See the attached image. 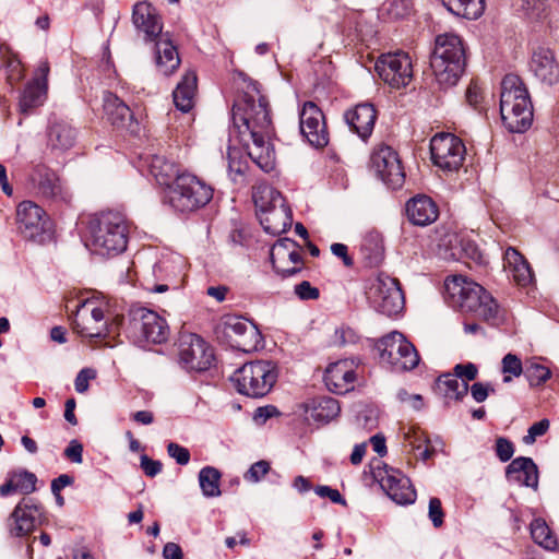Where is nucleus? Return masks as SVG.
Listing matches in <instances>:
<instances>
[{
	"instance_id": "obj_1",
	"label": "nucleus",
	"mask_w": 559,
	"mask_h": 559,
	"mask_svg": "<svg viewBox=\"0 0 559 559\" xmlns=\"http://www.w3.org/2000/svg\"><path fill=\"white\" fill-rule=\"evenodd\" d=\"M243 83L242 94L231 110L230 138L242 145L246 155L233 145L227 151L229 176L234 181L243 177L248 169L247 156L265 173L275 167V151L271 144L274 126L269 98L257 81L248 79Z\"/></svg>"
},
{
	"instance_id": "obj_2",
	"label": "nucleus",
	"mask_w": 559,
	"mask_h": 559,
	"mask_svg": "<svg viewBox=\"0 0 559 559\" xmlns=\"http://www.w3.org/2000/svg\"><path fill=\"white\" fill-rule=\"evenodd\" d=\"M444 289L449 302L463 313L498 328L508 320V311L481 285L463 275L445 278Z\"/></svg>"
},
{
	"instance_id": "obj_3",
	"label": "nucleus",
	"mask_w": 559,
	"mask_h": 559,
	"mask_svg": "<svg viewBox=\"0 0 559 559\" xmlns=\"http://www.w3.org/2000/svg\"><path fill=\"white\" fill-rule=\"evenodd\" d=\"M128 235V223L120 213L103 212L88 223L86 246L102 257L118 255L127 248Z\"/></svg>"
},
{
	"instance_id": "obj_4",
	"label": "nucleus",
	"mask_w": 559,
	"mask_h": 559,
	"mask_svg": "<svg viewBox=\"0 0 559 559\" xmlns=\"http://www.w3.org/2000/svg\"><path fill=\"white\" fill-rule=\"evenodd\" d=\"M500 115L512 133L525 132L533 121V105L528 91L516 74H507L501 82Z\"/></svg>"
},
{
	"instance_id": "obj_5",
	"label": "nucleus",
	"mask_w": 559,
	"mask_h": 559,
	"mask_svg": "<svg viewBox=\"0 0 559 559\" xmlns=\"http://www.w3.org/2000/svg\"><path fill=\"white\" fill-rule=\"evenodd\" d=\"M430 64L441 87L448 88L456 85L466 66L462 38L452 33L437 36Z\"/></svg>"
},
{
	"instance_id": "obj_6",
	"label": "nucleus",
	"mask_w": 559,
	"mask_h": 559,
	"mask_svg": "<svg viewBox=\"0 0 559 559\" xmlns=\"http://www.w3.org/2000/svg\"><path fill=\"white\" fill-rule=\"evenodd\" d=\"M213 198V188L197 176L183 173L169 186L168 200L180 213H190L205 206Z\"/></svg>"
},
{
	"instance_id": "obj_7",
	"label": "nucleus",
	"mask_w": 559,
	"mask_h": 559,
	"mask_svg": "<svg viewBox=\"0 0 559 559\" xmlns=\"http://www.w3.org/2000/svg\"><path fill=\"white\" fill-rule=\"evenodd\" d=\"M277 367L270 360H255L245 364L231 377L237 391L249 397H263L277 380Z\"/></svg>"
},
{
	"instance_id": "obj_8",
	"label": "nucleus",
	"mask_w": 559,
	"mask_h": 559,
	"mask_svg": "<svg viewBox=\"0 0 559 559\" xmlns=\"http://www.w3.org/2000/svg\"><path fill=\"white\" fill-rule=\"evenodd\" d=\"M176 345L178 364L186 371L200 373L214 366V348L199 334L181 332Z\"/></svg>"
},
{
	"instance_id": "obj_9",
	"label": "nucleus",
	"mask_w": 559,
	"mask_h": 559,
	"mask_svg": "<svg viewBox=\"0 0 559 559\" xmlns=\"http://www.w3.org/2000/svg\"><path fill=\"white\" fill-rule=\"evenodd\" d=\"M380 359L394 371L403 372L416 368L419 355L415 346L400 332H391L377 343Z\"/></svg>"
},
{
	"instance_id": "obj_10",
	"label": "nucleus",
	"mask_w": 559,
	"mask_h": 559,
	"mask_svg": "<svg viewBox=\"0 0 559 559\" xmlns=\"http://www.w3.org/2000/svg\"><path fill=\"white\" fill-rule=\"evenodd\" d=\"M129 331L132 336L147 344L166 343L170 329L165 318L146 308H134L130 311Z\"/></svg>"
},
{
	"instance_id": "obj_11",
	"label": "nucleus",
	"mask_w": 559,
	"mask_h": 559,
	"mask_svg": "<svg viewBox=\"0 0 559 559\" xmlns=\"http://www.w3.org/2000/svg\"><path fill=\"white\" fill-rule=\"evenodd\" d=\"M106 306L94 299H86L83 301L73 319V330L84 337H100L105 338L110 333V325L108 317H106Z\"/></svg>"
},
{
	"instance_id": "obj_12",
	"label": "nucleus",
	"mask_w": 559,
	"mask_h": 559,
	"mask_svg": "<svg viewBox=\"0 0 559 559\" xmlns=\"http://www.w3.org/2000/svg\"><path fill=\"white\" fill-rule=\"evenodd\" d=\"M431 160L443 171L460 169L465 158L466 148L463 141L453 133L441 132L430 140Z\"/></svg>"
},
{
	"instance_id": "obj_13",
	"label": "nucleus",
	"mask_w": 559,
	"mask_h": 559,
	"mask_svg": "<svg viewBox=\"0 0 559 559\" xmlns=\"http://www.w3.org/2000/svg\"><path fill=\"white\" fill-rule=\"evenodd\" d=\"M374 69L380 79L393 88L406 86L413 78V64L408 53L403 51L381 55Z\"/></svg>"
},
{
	"instance_id": "obj_14",
	"label": "nucleus",
	"mask_w": 559,
	"mask_h": 559,
	"mask_svg": "<svg viewBox=\"0 0 559 559\" xmlns=\"http://www.w3.org/2000/svg\"><path fill=\"white\" fill-rule=\"evenodd\" d=\"M371 168L377 176L390 188H401L405 174L397 153L389 145L381 144L371 154Z\"/></svg>"
},
{
	"instance_id": "obj_15",
	"label": "nucleus",
	"mask_w": 559,
	"mask_h": 559,
	"mask_svg": "<svg viewBox=\"0 0 559 559\" xmlns=\"http://www.w3.org/2000/svg\"><path fill=\"white\" fill-rule=\"evenodd\" d=\"M374 478L385 493L397 504H412L416 500V490L401 471L388 465L378 467Z\"/></svg>"
},
{
	"instance_id": "obj_16",
	"label": "nucleus",
	"mask_w": 559,
	"mask_h": 559,
	"mask_svg": "<svg viewBox=\"0 0 559 559\" xmlns=\"http://www.w3.org/2000/svg\"><path fill=\"white\" fill-rule=\"evenodd\" d=\"M273 269L282 277H289L304 269L301 248L289 238L278 239L270 251Z\"/></svg>"
},
{
	"instance_id": "obj_17",
	"label": "nucleus",
	"mask_w": 559,
	"mask_h": 559,
	"mask_svg": "<svg viewBox=\"0 0 559 559\" xmlns=\"http://www.w3.org/2000/svg\"><path fill=\"white\" fill-rule=\"evenodd\" d=\"M16 224L24 238L41 241L48 230L49 219L45 211L32 201H23L16 209Z\"/></svg>"
},
{
	"instance_id": "obj_18",
	"label": "nucleus",
	"mask_w": 559,
	"mask_h": 559,
	"mask_svg": "<svg viewBox=\"0 0 559 559\" xmlns=\"http://www.w3.org/2000/svg\"><path fill=\"white\" fill-rule=\"evenodd\" d=\"M299 128L302 136L314 147L329 143L324 115L313 102H306L299 111Z\"/></svg>"
},
{
	"instance_id": "obj_19",
	"label": "nucleus",
	"mask_w": 559,
	"mask_h": 559,
	"mask_svg": "<svg viewBox=\"0 0 559 559\" xmlns=\"http://www.w3.org/2000/svg\"><path fill=\"white\" fill-rule=\"evenodd\" d=\"M132 23L144 35L145 41H155L163 34V21L157 9L147 1H140L132 10Z\"/></svg>"
},
{
	"instance_id": "obj_20",
	"label": "nucleus",
	"mask_w": 559,
	"mask_h": 559,
	"mask_svg": "<svg viewBox=\"0 0 559 559\" xmlns=\"http://www.w3.org/2000/svg\"><path fill=\"white\" fill-rule=\"evenodd\" d=\"M373 301L378 311L388 317L400 313L404 307V295L399 282L391 277L379 280Z\"/></svg>"
},
{
	"instance_id": "obj_21",
	"label": "nucleus",
	"mask_w": 559,
	"mask_h": 559,
	"mask_svg": "<svg viewBox=\"0 0 559 559\" xmlns=\"http://www.w3.org/2000/svg\"><path fill=\"white\" fill-rule=\"evenodd\" d=\"M32 180L43 197L62 202L71 200V193L66 183L47 166L37 165L32 174Z\"/></svg>"
},
{
	"instance_id": "obj_22",
	"label": "nucleus",
	"mask_w": 559,
	"mask_h": 559,
	"mask_svg": "<svg viewBox=\"0 0 559 559\" xmlns=\"http://www.w3.org/2000/svg\"><path fill=\"white\" fill-rule=\"evenodd\" d=\"M226 334L231 340L233 346L245 353L257 349L262 341L258 328L241 318H231L226 322Z\"/></svg>"
},
{
	"instance_id": "obj_23",
	"label": "nucleus",
	"mask_w": 559,
	"mask_h": 559,
	"mask_svg": "<svg viewBox=\"0 0 559 559\" xmlns=\"http://www.w3.org/2000/svg\"><path fill=\"white\" fill-rule=\"evenodd\" d=\"M530 70L544 84L554 85L559 82V62L555 51L548 47L539 46L534 49Z\"/></svg>"
},
{
	"instance_id": "obj_24",
	"label": "nucleus",
	"mask_w": 559,
	"mask_h": 559,
	"mask_svg": "<svg viewBox=\"0 0 559 559\" xmlns=\"http://www.w3.org/2000/svg\"><path fill=\"white\" fill-rule=\"evenodd\" d=\"M356 372L354 362L348 359L338 360L328 366L324 373L326 388L336 394H344L354 389Z\"/></svg>"
},
{
	"instance_id": "obj_25",
	"label": "nucleus",
	"mask_w": 559,
	"mask_h": 559,
	"mask_svg": "<svg viewBox=\"0 0 559 559\" xmlns=\"http://www.w3.org/2000/svg\"><path fill=\"white\" fill-rule=\"evenodd\" d=\"M345 121L361 140H367L374 128L377 110L372 104H358L344 115Z\"/></svg>"
},
{
	"instance_id": "obj_26",
	"label": "nucleus",
	"mask_w": 559,
	"mask_h": 559,
	"mask_svg": "<svg viewBox=\"0 0 559 559\" xmlns=\"http://www.w3.org/2000/svg\"><path fill=\"white\" fill-rule=\"evenodd\" d=\"M298 408L308 424L328 423L340 413L338 402L333 397L312 399L299 404Z\"/></svg>"
},
{
	"instance_id": "obj_27",
	"label": "nucleus",
	"mask_w": 559,
	"mask_h": 559,
	"mask_svg": "<svg viewBox=\"0 0 559 559\" xmlns=\"http://www.w3.org/2000/svg\"><path fill=\"white\" fill-rule=\"evenodd\" d=\"M104 110L110 123L120 129L135 132L138 122L134 121L133 112L127 104L111 93L104 97Z\"/></svg>"
},
{
	"instance_id": "obj_28",
	"label": "nucleus",
	"mask_w": 559,
	"mask_h": 559,
	"mask_svg": "<svg viewBox=\"0 0 559 559\" xmlns=\"http://www.w3.org/2000/svg\"><path fill=\"white\" fill-rule=\"evenodd\" d=\"M406 215L413 225L427 226L438 218L439 209L430 197L418 194L406 203Z\"/></svg>"
},
{
	"instance_id": "obj_29",
	"label": "nucleus",
	"mask_w": 559,
	"mask_h": 559,
	"mask_svg": "<svg viewBox=\"0 0 559 559\" xmlns=\"http://www.w3.org/2000/svg\"><path fill=\"white\" fill-rule=\"evenodd\" d=\"M503 269L513 282L526 287L534 281V274L527 260L513 247H509L503 255Z\"/></svg>"
},
{
	"instance_id": "obj_30",
	"label": "nucleus",
	"mask_w": 559,
	"mask_h": 559,
	"mask_svg": "<svg viewBox=\"0 0 559 559\" xmlns=\"http://www.w3.org/2000/svg\"><path fill=\"white\" fill-rule=\"evenodd\" d=\"M259 221L265 233L278 236L292 226L293 213L285 199H283L278 205L259 214Z\"/></svg>"
},
{
	"instance_id": "obj_31",
	"label": "nucleus",
	"mask_w": 559,
	"mask_h": 559,
	"mask_svg": "<svg viewBox=\"0 0 559 559\" xmlns=\"http://www.w3.org/2000/svg\"><path fill=\"white\" fill-rule=\"evenodd\" d=\"M507 479L520 486L536 489L538 486V469L531 457L519 456L511 461L506 469Z\"/></svg>"
},
{
	"instance_id": "obj_32",
	"label": "nucleus",
	"mask_w": 559,
	"mask_h": 559,
	"mask_svg": "<svg viewBox=\"0 0 559 559\" xmlns=\"http://www.w3.org/2000/svg\"><path fill=\"white\" fill-rule=\"evenodd\" d=\"M155 64L158 72L165 76L171 75L180 66L177 47L168 33L155 40Z\"/></svg>"
},
{
	"instance_id": "obj_33",
	"label": "nucleus",
	"mask_w": 559,
	"mask_h": 559,
	"mask_svg": "<svg viewBox=\"0 0 559 559\" xmlns=\"http://www.w3.org/2000/svg\"><path fill=\"white\" fill-rule=\"evenodd\" d=\"M39 515V507L35 504L19 503L11 514L12 524L10 533L16 537L29 534L35 528L36 520Z\"/></svg>"
},
{
	"instance_id": "obj_34",
	"label": "nucleus",
	"mask_w": 559,
	"mask_h": 559,
	"mask_svg": "<svg viewBox=\"0 0 559 559\" xmlns=\"http://www.w3.org/2000/svg\"><path fill=\"white\" fill-rule=\"evenodd\" d=\"M198 88L197 73L187 71L173 92L174 104L182 112H189L194 106Z\"/></svg>"
},
{
	"instance_id": "obj_35",
	"label": "nucleus",
	"mask_w": 559,
	"mask_h": 559,
	"mask_svg": "<svg viewBox=\"0 0 559 559\" xmlns=\"http://www.w3.org/2000/svg\"><path fill=\"white\" fill-rule=\"evenodd\" d=\"M37 477L25 469L14 471L8 474L7 480L0 486V496L7 497L13 492L29 495L36 490Z\"/></svg>"
},
{
	"instance_id": "obj_36",
	"label": "nucleus",
	"mask_w": 559,
	"mask_h": 559,
	"mask_svg": "<svg viewBox=\"0 0 559 559\" xmlns=\"http://www.w3.org/2000/svg\"><path fill=\"white\" fill-rule=\"evenodd\" d=\"M468 383L460 381L453 373H444L436 381V391L448 401H462L468 392Z\"/></svg>"
},
{
	"instance_id": "obj_37",
	"label": "nucleus",
	"mask_w": 559,
	"mask_h": 559,
	"mask_svg": "<svg viewBox=\"0 0 559 559\" xmlns=\"http://www.w3.org/2000/svg\"><path fill=\"white\" fill-rule=\"evenodd\" d=\"M47 96V88L41 81L29 82L20 98V111L24 115L29 114L33 109L41 106Z\"/></svg>"
},
{
	"instance_id": "obj_38",
	"label": "nucleus",
	"mask_w": 559,
	"mask_h": 559,
	"mask_svg": "<svg viewBox=\"0 0 559 559\" xmlns=\"http://www.w3.org/2000/svg\"><path fill=\"white\" fill-rule=\"evenodd\" d=\"M48 141L55 150H69L75 142V130L68 122L55 121L49 127Z\"/></svg>"
},
{
	"instance_id": "obj_39",
	"label": "nucleus",
	"mask_w": 559,
	"mask_h": 559,
	"mask_svg": "<svg viewBox=\"0 0 559 559\" xmlns=\"http://www.w3.org/2000/svg\"><path fill=\"white\" fill-rule=\"evenodd\" d=\"M452 14L467 20H477L485 11L484 0H441Z\"/></svg>"
},
{
	"instance_id": "obj_40",
	"label": "nucleus",
	"mask_w": 559,
	"mask_h": 559,
	"mask_svg": "<svg viewBox=\"0 0 559 559\" xmlns=\"http://www.w3.org/2000/svg\"><path fill=\"white\" fill-rule=\"evenodd\" d=\"M252 198L258 215L278 205V203L284 199L280 191L267 183H259L254 186Z\"/></svg>"
},
{
	"instance_id": "obj_41",
	"label": "nucleus",
	"mask_w": 559,
	"mask_h": 559,
	"mask_svg": "<svg viewBox=\"0 0 559 559\" xmlns=\"http://www.w3.org/2000/svg\"><path fill=\"white\" fill-rule=\"evenodd\" d=\"M148 169L156 181L163 186H169L170 180L179 175L177 174L176 165L160 155L152 156L148 163Z\"/></svg>"
},
{
	"instance_id": "obj_42",
	"label": "nucleus",
	"mask_w": 559,
	"mask_h": 559,
	"mask_svg": "<svg viewBox=\"0 0 559 559\" xmlns=\"http://www.w3.org/2000/svg\"><path fill=\"white\" fill-rule=\"evenodd\" d=\"M533 540L546 550L554 551L558 547L557 537L544 519H534L530 525Z\"/></svg>"
},
{
	"instance_id": "obj_43",
	"label": "nucleus",
	"mask_w": 559,
	"mask_h": 559,
	"mask_svg": "<svg viewBox=\"0 0 559 559\" xmlns=\"http://www.w3.org/2000/svg\"><path fill=\"white\" fill-rule=\"evenodd\" d=\"M0 68L5 69L11 85L21 81L24 75L20 59L3 44H0Z\"/></svg>"
},
{
	"instance_id": "obj_44",
	"label": "nucleus",
	"mask_w": 559,
	"mask_h": 559,
	"mask_svg": "<svg viewBox=\"0 0 559 559\" xmlns=\"http://www.w3.org/2000/svg\"><path fill=\"white\" fill-rule=\"evenodd\" d=\"M221 473L212 466L203 467L199 473V483L205 497H218Z\"/></svg>"
},
{
	"instance_id": "obj_45",
	"label": "nucleus",
	"mask_w": 559,
	"mask_h": 559,
	"mask_svg": "<svg viewBox=\"0 0 559 559\" xmlns=\"http://www.w3.org/2000/svg\"><path fill=\"white\" fill-rule=\"evenodd\" d=\"M361 250L368 252L366 258L369 259L371 263L378 262L383 250L380 235L377 233L368 234L362 240Z\"/></svg>"
},
{
	"instance_id": "obj_46",
	"label": "nucleus",
	"mask_w": 559,
	"mask_h": 559,
	"mask_svg": "<svg viewBox=\"0 0 559 559\" xmlns=\"http://www.w3.org/2000/svg\"><path fill=\"white\" fill-rule=\"evenodd\" d=\"M383 10L391 19H403L408 16L413 10L412 0H386Z\"/></svg>"
},
{
	"instance_id": "obj_47",
	"label": "nucleus",
	"mask_w": 559,
	"mask_h": 559,
	"mask_svg": "<svg viewBox=\"0 0 559 559\" xmlns=\"http://www.w3.org/2000/svg\"><path fill=\"white\" fill-rule=\"evenodd\" d=\"M503 382L512 381V377H520L523 372L522 361L514 354H507L502 359Z\"/></svg>"
},
{
	"instance_id": "obj_48",
	"label": "nucleus",
	"mask_w": 559,
	"mask_h": 559,
	"mask_svg": "<svg viewBox=\"0 0 559 559\" xmlns=\"http://www.w3.org/2000/svg\"><path fill=\"white\" fill-rule=\"evenodd\" d=\"M550 376V370L540 364L532 362L525 369V377L532 386H538L545 383Z\"/></svg>"
},
{
	"instance_id": "obj_49",
	"label": "nucleus",
	"mask_w": 559,
	"mask_h": 559,
	"mask_svg": "<svg viewBox=\"0 0 559 559\" xmlns=\"http://www.w3.org/2000/svg\"><path fill=\"white\" fill-rule=\"evenodd\" d=\"M548 0H521V9L531 19H539L546 11Z\"/></svg>"
},
{
	"instance_id": "obj_50",
	"label": "nucleus",
	"mask_w": 559,
	"mask_h": 559,
	"mask_svg": "<svg viewBox=\"0 0 559 559\" xmlns=\"http://www.w3.org/2000/svg\"><path fill=\"white\" fill-rule=\"evenodd\" d=\"M271 469L267 461L261 460L253 463L245 474V479L250 483L260 481Z\"/></svg>"
},
{
	"instance_id": "obj_51",
	"label": "nucleus",
	"mask_w": 559,
	"mask_h": 559,
	"mask_svg": "<svg viewBox=\"0 0 559 559\" xmlns=\"http://www.w3.org/2000/svg\"><path fill=\"white\" fill-rule=\"evenodd\" d=\"M405 439L408 441V445L413 451H419L425 443H429V439L426 433L419 428L414 427L409 428L405 432Z\"/></svg>"
},
{
	"instance_id": "obj_52",
	"label": "nucleus",
	"mask_w": 559,
	"mask_h": 559,
	"mask_svg": "<svg viewBox=\"0 0 559 559\" xmlns=\"http://www.w3.org/2000/svg\"><path fill=\"white\" fill-rule=\"evenodd\" d=\"M550 423L548 419H542L537 423H534L527 431V435L523 437V442L526 444H532L538 437L544 436L549 429Z\"/></svg>"
},
{
	"instance_id": "obj_53",
	"label": "nucleus",
	"mask_w": 559,
	"mask_h": 559,
	"mask_svg": "<svg viewBox=\"0 0 559 559\" xmlns=\"http://www.w3.org/2000/svg\"><path fill=\"white\" fill-rule=\"evenodd\" d=\"M453 374L460 380V381H473L477 378L478 369L476 365L472 362L467 364H459L453 369Z\"/></svg>"
},
{
	"instance_id": "obj_54",
	"label": "nucleus",
	"mask_w": 559,
	"mask_h": 559,
	"mask_svg": "<svg viewBox=\"0 0 559 559\" xmlns=\"http://www.w3.org/2000/svg\"><path fill=\"white\" fill-rule=\"evenodd\" d=\"M294 290L298 298L301 300H316L320 296L319 289L312 286L308 281H302L301 283L297 284Z\"/></svg>"
},
{
	"instance_id": "obj_55",
	"label": "nucleus",
	"mask_w": 559,
	"mask_h": 559,
	"mask_svg": "<svg viewBox=\"0 0 559 559\" xmlns=\"http://www.w3.org/2000/svg\"><path fill=\"white\" fill-rule=\"evenodd\" d=\"M167 452L168 455L173 457L179 465H187L190 461L189 450L178 443H168Z\"/></svg>"
},
{
	"instance_id": "obj_56",
	"label": "nucleus",
	"mask_w": 559,
	"mask_h": 559,
	"mask_svg": "<svg viewBox=\"0 0 559 559\" xmlns=\"http://www.w3.org/2000/svg\"><path fill=\"white\" fill-rule=\"evenodd\" d=\"M514 453L513 443L507 438L499 437L496 440V454L501 462H508L511 460Z\"/></svg>"
},
{
	"instance_id": "obj_57",
	"label": "nucleus",
	"mask_w": 559,
	"mask_h": 559,
	"mask_svg": "<svg viewBox=\"0 0 559 559\" xmlns=\"http://www.w3.org/2000/svg\"><path fill=\"white\" fill-rule=\"evenodd\" d=\"M444 513L440 499L431 498L429 500V519L435 527H440L443 524Z\"/></svg>"
},
{
	"instance_id": "obj_58",
	"label": "nucleus",
	"mask_w": 559,
	"mask_h": 559,
	"mask_svg": "<svg viewBox=\"0 0 559 559\" xmlns=\"http://www.w3.org/2000/svg\"><path fill=\"white\" fill-rule=\"evenodd\" d=\"M96 377V372L93 369H82L75 378L74 386L78 393H85L88 390L90 380Z\"/></svg>"
},
{
	"instance_id": "obj_59",
	"label": "nucleus",
	"mask_w": 559,
	"mask_h": 559,
	"mask_svg": "<svg viewBox=\"0 0 559 559\" xmlns=\"http://www.w3.org/2000/svg\"><path fill=\"white\" fill-rule=\"evenodd\" d=\"M140 466L144 474L148 477H154L162 472L163 464L159 461L152 460L146 454L141 455Z\"/></svg>"
},
{
	"instance_id": "obj_60",
	"label": "nucleus",
	"mask_w": 559,
	"mask_h": 559,
	"mask_svg": "<svg viewBox=\"0 0 559 559\" xmlns=\"http://www.w3.org/2000/svg\"><path fill=\"white\" fill-rule=\"evenodd\" d=\"M490 392H495L490 383L475 382L471 386L472 397L477 403L486 401Z\"/></svg>"
},
{
	"instance_id": "obj_61",
	"label": "nucleus",
	"mask_w": 559,
	"mask_h": 559,
	"mask_svg": "<svg viewBox=\"0 0 559 559\" xmlns=\"http://www.w3.org/2000/svg\"><path fill=\"white\" fill-rule=\"evenodd\" d=\"M314 491L318 496L322 498H329L334 503L343 506L346 504V500L337 489H333L329 486H317Z\"/></svg>"
},
{
	"instance_id": "obj_62",
	"label": "nucleus",
	"mask_w": 559,
	"mask_h": 559,
	"mask_svg": "<svg viewBox=\"0 0 559 559\" xmlns=\"http://www.w3.org/2000/svg\"><path fill=\"white\" fill-rule=\"evenodd\" d=\"M483 99V92L477 82L472 81L466 90V100L467 103L477 108Z\"/></svg>"
},
{
	"instance_id": "obj_63",
	"label": "nucleus",
	"mask_w": 559,
	"mask_h": 559,
	"mask_svg": "<svg viewBox=\"0 0 559 559\" xmlns=\"http://www.w3.org/2000/svg\"><path fill=\"white\" fill-rule=\"evenodd\" d=\"M332 253L342 259L343 263L347 267H352L354 265L353 258L348 254V247L341 242H335L331 245Z\"/></svg>"
},
{
	"instance_id": "obj_64",
	"label": "nucleus",
	"mask_w": 559,
	"mask_h": 559,
	"mask_svg": "<svg viewBox=\"0 0 559 559\" xmlns=\"http://www.w3.org/2000/svg\"><path fill=\"white\" fill-rule=\"evenodd\" d=\"M82 453L83 447L78 440H72L64 450V455L74 463H82Z\"/></svg>"
}]
</instances>
